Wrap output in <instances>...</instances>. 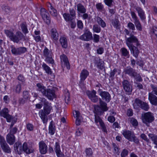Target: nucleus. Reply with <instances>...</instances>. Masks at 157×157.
Masks as SVG:
<instances>
[{
  "label": "nucleus",
  "mask_w": 157,
  "mask_h": 157,
  "mask_svg": "<svg viewBox=\"0 0 157 157\" xmlns=\"http://www.w3.org/2000/svg\"><path fill=\"white\" fill-rule=\"evenodd\" d=\"M42 102L43 103L44 106V110L41 109L39 112V115L44 124H46L48 119L47 115L49 114L52 109L51 104L49 103L45 98H43Z\"/></svg>",
  "instance_id": "obj_1"
},
{
  "label": "nucleus",
  "mask_w": 157,
  "mask_h": 157,
  "mask_svg": "<svg viewBox=\"0 0 157 157\" xmlns=\"http://www.w3.org/2000/svg\"><path fill=\"white\" fill-rule=\"evenodd\" d=\"M4 33L11 41L15 43H18L24 38L23 34L20 31H17L14 34L11 30H5Z\"/></svg>",
  "instance_id": "obj_2"
},
{
  "label": "nucleus",
  "mask_w": 157,
  "mask_h": 157,
  "mask_svg": "<svg viewBox=\"0 0 157 157\" xmlns=\"http://www.w3.org/2000/svg\"><path fill=\"white\" fill-rule=\"evenodd\" d=\"M14 147L15 150H17L19 154H21L22 151L28 154L32 153L34 151L33 148L31 146H28L26 142L24 143L22 147L19 142L16 143L14 145Z\"/></svg>",
  "instance_id": "obj_3"
},
{
  "label": "nucleus",
  "mask_w": 157,
  "mask_h": 157,
  "mask_svg": "<svg viewBox=\"0 0 157 157\" xmlns=\"http://www.w3.org/2000/svg\"><path fill=\"white\" fill-rule=\"evenodd\" d=\"M124 72L125 74H128L131 78H134L137 82H141L142 79L139 73L135 69L130 67H127L124 70Z\"/></svg>",
  "instance_id": "obj_4"
},
{
  "label": "nucleus",
  "mask_w": 157,
  "mask_h": 157,
  "mask_svg": "<svg viewBox=\"0 0 157 157\" xmlns=\"http://www.w3.org/2000/svg\"><path fill=\"white\" fill-rule=\"evenodd\" d=\"M141 117L143 122L147 125L152 122L155 119L153 114L150 112L142 114Z\"/></svg>",
  "instance_id": "obj_5"
},
{
  "label": "nucleus",
  "mask_w": 157,
  "mask_h": 157,
  "mask_svg": "<svg viewBox=\"0 0 157 157\" xmlns=\"http://www.w3.org/2000/svg\"><path fill=\"white\" fill-rule=\"evenodd\" d=\"M122 133L124 136L130 141H133L137 144L139 142L138 139L130 131L124 130L122 131Z\"/></svg>",
  "instance_id": "obj_6"
},
{
  "label": "nucleus",
  "mask_w": 157,
  "mask_h": 157,
  "mask_svg": "<svg viewBox=\"0 0 157 157\" xmlns=\"http://www.w3.org/2000/svg\"><path fill=\"white\" fill-rule=\"evenodd\" d=\"M126 42L128 47H131L133 46L132 43H135L136 45H138L139 42L136 37L132 34L130 35V36L129 37L126 38Z\"/></svg>",
  "instance_id": "obj_7"
},
{
  "label": "nucleus",
  "mask_w": 157,
  "mask_h": 157,
  "mask_svg": "<svg viewBox=\"0 0 157 157\" xmlns=\"http://www.w3.org/2000/svg\"><path fill=\"white\" fill-rule=\"evenodd\" d=\"M9 110L7 108H4L0 111V115L6 119L7 122H10L11 121L13 117L9 114Z\"/></svg>",
  "instance_id": "obj_8"
},
{
  "label": "nucleus",
  "mask_w": 157,
  "mask_h": 157,
  "mask_svg": "<svg viewBox=\"0 0 157 157\" xmlns=\"http://www.w3.org/2000/svg\"><path fill=\"white\" fill-rule=\"evenodd\" d=\"M43 95L50 100H53L56 97L55 91L53 89H46Z\"/></svg>",
  "instance_id": "obj_9"
},
{
  "label": "nucleus",
  "mask_w": 157,
  "mask_h": 157,
  "mask_svg": "<svg viewBox=\"0 0 157 157\" xmlns=\"http://www.w3.org/2000/svg\"><path fill=\"white\" fill-rule=\"evenodd\" d=\"M98 92L102 99L105 100L108 102L110 101L111 99V96L110 94L108 92L101 91V89H100L98 90Z\"/></svg>",
  "instance_id": "obj_10"
},
{
  "label": "nucleus",
  "mask_w": 157,
  "mask_h": 157,
  "mask_svg": "<svg viewBox=\"0 0 157 157\" xmlns=\"http://www.w3.org/2000/svg\"><path fill=\"white\" fill-rule=\"evenodd\" d=\"M92 33L88 30H86L84 33L79 37V39L82 40L88 41L92 39Z\"/></svg>",
  "instance_id": "obj_11"
},
{
  "label": "nucleus",
  "mask_w": 157,
  "mask_h": 157,
  "mask_svg": "<svg viewBox=\"0 0 157 157\" xmlns=\"http://www.w3.org/2000/svg\"><path fill=\"white\" fill-rule=\"evenodd\" d=\"M41 15L44 20L47 24L50 23L49 17L48 16V14L47 11L44 8H41L40 10Z\"/></svg>",
  "instance_id": "obj_12"
},
{
  "label": "nucleus",
  "mask_w": 157,
  "mask_h": 157,
  "mask_svg": "<svg viewBox=\"0 0 157 157\" xmlns=\"http://www.w3.org/2000/svg\"><path fill=\"white\" fill-rule=\"evenodd\" d=\"M60 58L62 65L65 66L67 69H70V65L67 56L64 54L60 56Z\"/></svg>",
  "instance_id": "obj_13"
},
{
  "label": "nucleus",
  "mask_w": 157,
  "mask_h": 157,
  "mask_svg": "<svg viewBox=\"0 0 157 157\" xmlns=\"http://www.w3.org/2000/svg\"><path fill=\"white\" fill-rule=\"evenodd\" d=\"M122 86L124 90L126 92H131L132 91V86L129 82L127 80H124L122 82Z\"/></svg>",
  "instance_id": "obj_14"
},
{
  "label": "nucleus",
  "mask_w": 157,
  "mask_h": 157,
  "mask_svg": "<svg viewBox=\"0 0 157 157\" xmlns=\"http://www.w3.org/2000/svg\"><path fill=\"white\" fill-rule=\"evenodd\" d=\"M96 92L94 90L87 94L89 98L94 102H96L98 100V96L96 95Z\"/></svg>",
  "instance_id": "obj_15"
},
{
  "label": "nucleus",
  "mask_w": 157,
  "mask_h": 157,
  "mask_svg": "<svg viewBox=\"0 0 157 157\" xmlns=\"http://www.w3.org/2000/svg\"><path fill=\"white\" fill-rule=\"evenodd\" d=\"M95 121L96 123L99 122L101 126L102 130L104 132H107V130L104 123L100 117L97 116L95 115Z\"/></svg>",
  "instance_id": "obj_16"
},
{
  "label": "nucleus",
  "mask_w": 157,
  "mask_h": 157,
  "mask_svg": "<svg viewBox=\"0 0 157 157\" xmlns=\"http://www.w3.org/2000/svg\"><path fill=\"white\" fill-rule=\"evenodd\" d=\"M148 99L152 105H157V97L154 94L149 93L148 94Z\"/></svg>",
  "instance_id": "obj_17"
},
{
  "label": "nucleus",
  "mask_w": 157,
  "mask_h": 157,
  "mask_svg": "<svg viewBox=\"0 0 157 157\" xmlns=\"http://www.w3.org/2000/svg\"><path fill=\"white\" fill-rule=\"evenodd\" d=\"M39 150L40 152L42 154H45L47 151V146L43 141H41L39 143Z\"/></svg>",
  "instance_id": "obj_18"
},
{
  "label": "nucleus",
  "mask_w": 157,
  "mask_h": 157,
  "mask_svg": "<svg viewBox=\"0 0 157 157\" xmlns=\"http://www.w3.org/2000/svg\"><path fill=\"white\" fill-rule=\"evenodd\" d=\"M135 9L137 11L138 16L142 20H144L146 19L144 12L142 9L140 7H136Z\"/></svg>",
  "instance_id": "obj_19"
},
{
  "label": "nucleus",
  "mask_w": 157,
  "mask_h": 157,
  "mask_svg": "<svg viewBox=\"0 0 157 157\" xmlns=\"http://www.w3.org/2000/svg\"><path fill=\"white\" fill-rule=\"evenodd\" d=\"M55 150L56 155L58 157H63L64 155L62 152L60 148L59 143L58 142H56L55 145Z\"/></svg>",
  "instance_id": "obj_20"
},
{
  "label": "nucleus",
  "mask_w": 157,
  "mask_h": 157,
  "mask_svg": "<svg viewBox=\"0 0 157 157\" xmlns=\"http://www.w3.org/2000/svg\"><path fill=\"white\" fill-rule=\"evenodd\" d=\"M73 114L75 117L76 118V124L79 125L80 124L81 120L82 119V117L80 116L79 112L78 111L75 110L73 112Z\"/></svg>",
  "instance_id": "obj_21"
},
{
  "label": "nucleus",
  "mask_w": 157,
  "mask_h": 157,
  "mask_svg": "<svg viewBox=\"0 0 157 157\" xmlns=\"http://www.w3.org/2000/svg\"><path fill=\"white\" fill-rule=\"evenodd\" d=\"M51 38L54 40H57L59 38V34L55 28L52 29L50 31Z\"/></svg>",
  "instance_id": "obj_22"
},
{
  "label": "nucleus",
  "mask_w": 157,
  "mask_h": 157,
  "mask_svg": "<svg viewBox=\"0 0 157 157\" xmlns=\"http://www.w3.org/2000/svg\"><path fill=\"white\" fill-rule=\"evenodd\" d=\"M7 143L10 145H13L15 141V137L14 135L8 134L6 136Z\"/></svg>",
  "instance_id": "obj_23"
},
{
  "label": "nucleus",
  "mask_w": 157,
  "mask_h": 157,
  "mask_svg": "<svg viewBox=\"0 0 157 157\" xmlns=\"http://www.w3.org/2000/svg\"><path fill=\"white\" fill-rule=\"evenodd\" d=\"M128 47L130 50L131 52L132 53L133 55L136 58H137L140 52L138 48L134 45L131 47Z\"/></svg>",
  "instance_id": "obj_24"
},
{
  "label": "nucleus",
  "mask_w": 157,
  "mask_h": 157,
  "mask_svg": "<svg viewBox=\"0 0 157 157\" xmlns=\"http://www.w3.org/2000/svg\"><path fill=\"white\" fill-rule=\"evenodd\" d=\"M77 10L78 13H85L86 10L84 6L81 3H78L76 5Z\"/></svg>",
  "instance_id": "obj_25"
},
{
  "label": "nucleus",
  "mask_w": 157,
  "mask_h": 157,
  "mask_svg": "<svg viewBox=\"0 0 157 157\" xmlns=\"http://www.w3.org/2000/svg\"><path fill=\"white\" fill-rule=\"evenodd\" d=\"M89 74V72L86 69L83 70L80 75V80L82 82L83 81L87 78Z\"/></svg>",
  "instance_id": "obj_26"
},
{
  "label": "nucleus",
  "mask_w": 157,
  "mask_h": 157,
  "mask_svg": "<svg viewBox=\"0 0 157 157\" xmlns=\"http://www.w3.org/2000/svg\"><path fill=\"white\" fill-rule=\"evenodd\" d=\"M36 86L37 87L36 90L37 91L40 92L43 95L46 90V88L41 83H38L36 84Z\"/></svg>",
  "instance_id": "obj_27"
},
{
  "label": "nucleus",
  "mask_w": 157,
  "mask_h": 157,
  "mask_svg": "<svg viewBox=\"0 0 157 157\" xmlns=\"http://www.w3.org/2000/svg\"><path fill=\"white\" fill-rule=\"evenodd\" d=\"M0 145L2 149L4 152L7 153L11 152L10 149L6 142Z\"/></svg>",
  "instance_id": "obj_28"
},
{
  "label": "nucleus",
  "mask_w": 157,
  "mask_h": 157,
  "mask_svg": "<svg viewBox=\"0 0 157 157\" xmlns=\"http://www.w3.org/2000/svg\"><path fill=\"white\" fill-rule=\"evenodd\" d=\"M53 123V121H51L48 127L49 133L51 135L54 134L56 130L55 127Z\"/></svg>",
  "instance_id": "obj_29"
},
{
  "label": "nucleus",
  "mask_w": 157,
  "mask_h": 157,
  "mask_svg": "<svg viewBox=\"0 0 157 157\" xmlns=\"http://www.w3.org/2000/svg\"><path fill=\"white\" fill-rule=\"evenodd\" d=\"M95 18L98 23L102 27L105 28L106 26L105 23L100 17L98 16Z\"/></svg>",
  "instance_id": "obj_30"
},
{
  "label": "nucleus",
  "mask_w": 157,
  "mask_h": 157,
  "mask_svg": "<svg viewBox=\"0 0 157 157\" xmlns=\"http://www.w3.org/2000/svg\"><path fill=\"white\" fill-rule=\"evenodd\" d=\"M60 43L63 48H66L67 46V38L64 37H60L59 39Z\"/></svg>",
  "instance_id": "obj_31"
},
{
  "label": "nucleus",
  "mask_w": 157,
  "mask_h": 157,
  "mask_svg": "<svg viewBox=\"0 0 157 157\" xmlns=\"http://www.w3.org/2000/svg\"><path fill=\"white\" fill-rule=\"evenodd\" d=\"M48 6V10L51 14L53 16H56L57 15V11L53 8V7L52 6L51 4L50 3H49Z\"/></svg>",
  "instance_id": "obj_32"
},
{
  "label": "nucleus",
  "mask_w": 157,
  "mask_h": 157,
  "mask_svg": "<svg viewBox=\"0 0 157 157\" xmlns=\"http://www.w3.org/2000/svg\"><path fill=\"white\" fill-rule=\"evenodd\" d=\"M149 138L153 142V143L157 146V136L155 134L149 133L148 135Z\"/></svg>",
  "instance_id": "obj_33"
},
{
  "label": "nucleus",
  "mask_w": 157,
  "mask_h": 157,
  "mask_svg": "<svg viewBox=\"0 0 157 157\" xmlns=\"http://www.w3.org/2000/svg\"><path fill=\"white\" fill-rule=\"evenodd\" d=\"M99 103L100 107L103 111H106L108 109V108L107 106V104L103 101L101 98H99Z\"/></svg>",
  "instance_id": "obj_34"
},
{
  "label": "nucleus",
  "mask_w": 157,
  "mask_h": 157,
  "mask_svg": "<svg viewBox=\"0 0 157 157\" xmlns=\"http://www.w3.org/2000/svg\"><path fill=\"white\" fill-rule=\"evenodd\" d=\"M143 101L138 98L135 99L133 105L134 109H137L140 107Z\"/></svg>",
  "instance_id": "obj_35"
},
{
  "label": "nucleus",
  "mask_w": 157,
  "mask_h": 157,
  "mask_svg": "<svg viewBox=\"0 0 157 157\" xmlns=\"http://www.w3.org/2000/svg\"><path fill=\"white\" fill-rule=\"evenodd\" d=\"M120 52L122 56L128 58L129 56V52L127 49L124 48H122L121 49Z\"/></svg>",
  "instance_id": "obj_36"
},
{
  "label": "nucleus",
  "mask_w": 157,
  "mask_h": 157,
  "mask_svg": "<svg viewBox=\"0 0 157 157\" xmlns=\"http://www.w3.org/2000/svg\"><path fill=\"white\" fill-rule=\"evenodd\" d=\"M21 90V86L20 83H18L14 86L13 90L14 92L17 94H19Z\"/></svg>",
  "instance_id": "obj_37"
},
{
  "label": "nucleus",
  "mask_w": 157,
  "mask_h": 157,
  "mask_svg": "<svg viewBox=\"0 0 157 157\" xmlns=\"http://www.w3.org/2000/svg\"><path fill=\"white\" fill-rule=\"evenodd\" d=\"M42 67L47 73L50 75L52 74V71L51 68L46 64L43 63Z\"/></svg>",
  "instance_id": "obj_38"
},
{
  "label": "nucleus",
  "mask_w": 157,
  "mask_h": 157,
  "mask_svg": "<svg viewBox=\"0 0 157 157\" xmlns=\"http://www.w3.org/2000/svg\"><path fill=\"white\" fill-rule=\"evenodd\" d=\"M63 16L65 20L67 21H71L74 19L69 13H63Z\"/></svg>",
  "instance_id": "obj_39"
},
{
  "label": "nucleus",
  "mask_w": 157,
  "mask_h": 157,
  "mask_svg": "<svg viewBox=\"0 0 157 157\" xmlns=\"http://www.w3.org/2000/svg\"><path fill=\"white\" fill-rule=\"evenodd\" d=\"M21 27L23 33L25 34L27 33L29 31L27 27L26 24L25 23H23L21 25Z\"/></svg>",
  "instance_id": "obj_40"
},
{
  "label": "nucleus",
  "mask_w": 157,
  "mask_h": 157,
  "mask_svg": "<svg viewBox=\"0 0 157 157\" xmlns=\"http://www.w3.org/2000/svg\"><path fill=\"white\" fill-rule=\"evenodd\" d=\"M11 48V51L12 53L16 56L19 55L18 48H16L14 46L11 45L10 46Z\"/></svg>",
  "instance_id": "obj_41"
},
{
  "label": "nucleus",
  "mask_w": 157,
  "mask_h": 157,
  "mask_svg": "<svg viewBox=\"0 0 157 157\" xmlns=\"http://www.w3.org/2000/svg\"><path fill=\"white\" fill-rule=\"evenodd\" d=\"M95 6L98 11L102 12L104 10V6L101 3H97Z\"/></svg>",
  "instance_id": "obj_42"
},
{
  "label": "nucleus",
  "mask_w": 157,
  "mask_h": 157,
  "mask_svg": "<svg viewBox=\"0 0 157 157\" xmlns=\"http://www.w3.org/2000/svg\"><path fill=\"white\" fill-rule=\"evenodd\" d=\"M85 152L86 154V156H91L93 154V151L91 148H86L85 150Z\"/></svg>",
  "instance_id": "obj_43"
},
{
  "label": "nucleus",
  "mask_w": 157,
  "mask_h": 157,
  "mask_svg": "<svg viewBox=\"0 0 157 157\" xmlns=\"http://www.w3.org/2000/svg\"><path fill=\"white\" fill-rule=\"evenodd\" d=\"M130 122L132 124V125L134 127H137L138 125V122L137 120L135 118L132 117L130 119Z\"/></svg>",
  "instance_id": "obj_44"
},
{
  "label": "nucleus",
  "mask_w": 157,
  "mask_h": 157,
  "mask_svg": "<svg viewBox=\"0 0 157 157\" xmlns=\"http://www.w3.org/2000/svg\"><path fill=\"white\" fill-rule=\"evenodd\" d=\"M2 7L3 11H4L6 13H8L10 12V8L9 6L3 5Z\"/></svg>",
  "instance_id": "obj_45"
},
{
  "label": "nucleus",
  "mask_w": 157,
  "mask_h": 157,
  "mask_svg": "<svg viewBox=\"0 0 157 157\" xmlns=\"http://www.w3.org/2000/svg\"><path fill=\"white\" fill-rule=\"evenodd\" d=\"M141 105L140 108L146 111H147L148 110L149 108V107L147 103L142 101Z\"/></svg>",
  "instance_id": "obj_46"
},
{
  "label": "nucleus",
  "mask_w": 157,
  "mask_h": 157,
  "mask_svg": "<svg viewBox=\"0 0 157 157\" xmlns=\"http://www.w3.org/2000/svg\"><path fill=\"white\" fill-rule=\"evenodd\" d=\"M23 97L25 100H28L30 99L29 92L27 91H24L23 92Z\"/></svg>",
  "instance_id": "obj_47"
},
{
  "label": "nucleus",
  "mask_w": 157,
  "mask_h": 157,
  "mask_svg": "<svg viewBox=\"0 0 157 157\" xmlns=\"http://www.w3.org/2000/svg\"><path fill=\"white\" fill-rule=\"evenodd\" d=\"M43 55L45 57L50 56L52 55V53L51 52H49L48 49L47 48H45L43 51Z\"/></svg>",
  "instance_id": "obj_48"
},
{
  "label": "nucleus",
  "mask_w": 157,
  "mask_h": 157,
  "mask_svg": "<svg viewBox=\"0 0 157 157\" xmlns=\"http://www.w3.org/2000/svg\"><path fill=\"white\" fill-rule=\"evenodd\" d=\"M113 152L115 154H117L119 155L120 153L119 149L118 148L117 146L115 144L113 143Z\"/></svg>",
  "instance_id": "obj_49"
},
{
  "label": "nucleus",
  "mask_w": 157,
  "mask_h": 157,
  "mask_svg": "<svg viewBox=\"0 0 157 157\" xmlns=\"http://www.w3.org/2000/svg\"><path fill=\"white\" fill-rule=\"evenodd\" d=\"M93 30L94 32L99 33L101 31V29L98 25H95L93 26Z\"/></svg>",
  "instance_id": "obj_50"
},
{
  "label": "nucleus",
  "mask_w": 157,
  "mask_h": 157,
  "mask_svg": "<svg viewBox=\"0 0 157 157\" xmlns=\"http://www.w3.org/2000/svg\"><path fill=\"white\" fill-rule=\"evenodd\" d=\"M95 64L98 68L100 69H102L103 67V64L102 62L101 61L100 59H99L95 62Z\"/></svg>",
  "instance_id": "obj_51"
},
{
  "label": "nucleus",
  "mask_w": 157,
  "mask_h": 157,
  "mask_svg": "<svg viewBox=\"0 0 157 157\" xmlns=\"http://www.w3.org/2000/svg\"><path fill=\"white\" fill-rule=\"evenodd\" d=\"M94 109V113L97 115L100 114L103 111L101 107L98 105H97L95 107Z\"/></svg>",
  "instance_id": "obj_52"
},
{
  "label": "nucleus",
  "mask_w": 157,
  "mask_h": 157,
  "mask_svg": "<svg viewBox=\"0 0 157 157\" xmlns=\"http://www.w3.org/2000/svg\"><path fill=\"white\" fill-rule=\"evenodd\" d=\"M105 4L109 7H112L113 6L114 3L113 0H104Z\"/></svg>",
  "instance_id": "obj_53"
},
{
  "label": "nucleus",
  "mask_w": 157,
  "mask_h": 157,
  "mask_svg": "<svg viewBox=\"0 0 157 157\" xmlns=\"http://www.w3.org/2000/svg\"><path fill=\"white\" fill-rule=\"evenodd\" d=\"M119 21L118 19L116 18L113 20L112 22V25L114 27L117 28L119 26Z\"/></svg>",
  "instance_id": "obj_54"
},
{
  "label": "nucleus",
  "mask_w": 157,
  "mask_h": 157,
  "mask_svg": "<svg viewBox=\"0 0 157 157\" xmlns=\"http://www.w3.org/2000/svg\"><path fill=\"white\" fill-rule=\"evenodd\" d=\"M70 14L71 16L75 19L76 17V12L73 9L70 8L69 10Z\"/></svg>",
  "instance_id": "obj_55"
},
{
  "label": "nucleus",
  "mask_w": 157,
  "mask_h": 157,
  "mask_svg": "<svg viewBox=\"0 0 157 157\" xmlns=\"http://www.w3.org/2000/svg\"><path fill=\"white\" fill-rule=\"evenodd\" d=\"M19 55H20L25 52L27 51L26 48L25 47H20L18 48Z\"/></svg>",
  "instance_id": "obj_56"
},
{
  "label": "nucleus",
  "mask_w": 157,
  "mask_h": 157,
  "mask_svg": "<svg viewBox=\"0 0 157 157\" xmlns=\"http://www.w3.org/2000/svg\"><path fill=\"white\" fill-rule=\"evenodd\" d=\"M45 61L48 63L53 64L54 63L53 59H52V55L46 57Z\"/></svg>",
  "instance_id": "obj_57"
},
{
  "label": "nucleus",
  "mask_w": 157,
  "mask_h": 157,
  "mask_svg": "<svg viewBox=\"0 0 157 157\" xmlns=\"http://www.w3.org/2000/svg\"><path fill=\"white\" fill-rule=\"evenodd\" d=\"M151 86L152 89V91L151 93L157 95V86L153 84H151Z\"/></svg>",
  "instance_id": "obj_58"
},
{
  "label": "nucleus",
  "mask_w": 157,
  "mask_h": 157,
  "mask_svg": "<svg viewBox=\"0 0 157 157\" xmlns=\"http://www.w3.org/2000/svg\"><path fill=\"white\" fill-rule=\"evenodd\" d=\"M127 27L130 30L134 31L135 29V27L134 24L131 22H129L127 24Z\"/></svg>",
  "instance_id": "obj_59"
},
{
  "label": "nucleus",
  "mask_w": 157,
  "mask_h": 157,
  "mask_svg": "<svg viewBox=\"0 0 157 157\" xmlns=\"http://www.w3.org/2000/svg\"><path fill=\"white\" fill-rule=\"evenodd\" d=\"M100 40L99 36L96 34L93 35V41L95 43H98L99 42Z\"/></svg>",
  "instance_id": "obj_60"
},
{
  "label": "nucleus",
  "mask_w": 157,
  "mask_h": 157,
  "mask_svg": "<svg viewBox=\"0 0 157 157\" xmlns=\"http://www.w3.org/2000/svg\"><path fill=\"white\" fill-rule=\"evenodd\" d=\"M117 72V69L115 68L113 70L111 71L110 73L109 77L111 78V79H113L115 75Z\"/></svg>",
  "instance_id": "obj_61"
},
{
  "label": "nucleus",
  "mask_w": 157,
  "mask_h": 157,
  "mask_svg": "<svg viewBox=\"0 0 157 157\" xmlns=\"http://www.w3.org/2000/svg\"><path fill=\"white\" fill-rule=\"evenodd\" d=\"M128 151L126 149H124L121 153V157H125L127 156L128 154Z\"/></svg>",
  "instance_id": "obj_62"
},
{
  "label": "nucleus",
  "mask_w": 157,
  "mask_h": 157,
  "mask_svg": "<svg viewBox=\"0 0 157 157\" xmlns=\"http://www.w3.org/2000/svg\"><path fill=\"white\" fill-rule=\"evenodd\" d=\"M140 137L143 140H144L147 142H149V140L147 138L146 135L144 133H142L140 136Z\"/></svg>",
  "instance_id": "obj_63"
},
{
  "label": "nucleus",
  "mask_w": 157,
  "mask_h": 157,
  "mask_svg": "<svg viewBox=\"0 0 157 157\" xmlns=\"http://www.w3.org/2000/svg\"><path fill=\"white\" fill-rule=\"evenodd\" d=\"M17 128L16 127H14L10 129V131L8 134L14 135L17 132Z\"/></svg>",
  "instance_id": "obj_64"
}]
</instances>
